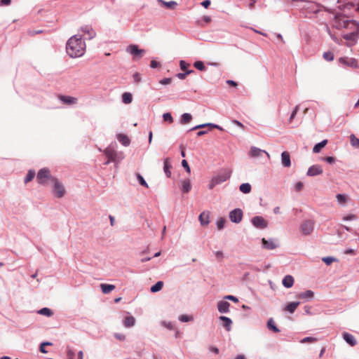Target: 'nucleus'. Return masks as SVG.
Wrapping results in <instances>:
<instances>
[{
    "label": "nucleus",
    "mask_w": 359,
    "mask_h": 359,
    "mask_svg": "<svg viewBox=\"0 0 359 359\" xmlns=\"http://www.w3.org/2000/svg\"><path fill=\"white\" fill-rule=\"evenodd\" d=\"M67 54L71 57H79L82 56L86 51V43L81 36L74 35L67 41L66 46Z\"/></svg>",
    "instance_id": "1"
},
{
    "label": "nucleus",
    "mask_w": 359,
    "mask_h": 359,
    "mask_svg": "<svg viewBox=\"0 0 359 359\" xmlns=\"http://www.w3.org/2000/svg\"><path fill=\"white\" fill-rule=\"evenodd\" d=\"M231 173V171L229 170H221L217 175L211 179L208 184V189H212L216 185L226 181L230 178Z\"/></svg>",
    "instance_id": "2"
},
{
    "label": "nucleus",
    "mask_w": 359,
    "mask_h": 359,
    "mask_svg": "<svg viewBox=\"0 0 359 359\" xmlns=\"http://www.w3.org/2000/svg\"><path fill=\"white\" fill-rule=\"evenodd\" d=\"M104 153L108 158V160L104 163L105 165H108L111 162H118L123 158L122 154H118L114 147L112 145L107 147L104 149Z\"/></svg>",
    "instance_id": "3"
},
{
    "label": "nucleus",
    "mask_w": 359,
    "mask_h": 359,
    "mask_svg": "<svg viewBox=\"0 0 359 359\" xmlns=\"http://www.w3.org/2000/svg\"><path fill=\"white\" fill-rule=\"evenodd\" d=\"M53 177L50 175V170L46 168L39 170L36 175V180L41 184H45L48 180L53 181Z\"/></svg>",
    "instance_id": "4"
},
{
    "label": "nucleus",
    "mask_w": 359,
    "mask_h": 359,
    "mask_svg": "<svg viewBox=\"0 0 359 359\" xmlns=\"http://www.w3.org/2000/svg\"><path fill=\"white\" fill-rule=\"evenodd\" d=\"M126 52L131 54L134 60H138L142 57L145 50L140 49L137 45L131 44L126 48Z\"/></svg>",
    "instance_id": "5"
},
{
    "label": "nucleus",
    "mask_w": 359,
    "mask_h": 359,
    "mask_svg": "<svg viewBox=\"0 0 359 359\" xmlns=\"http://www.w3.org/2000/svg\"><path fill=\"white\" fill-rule=\"evenodd\" d=\"M229 218L232 222L238 224L243 219V211L240 208H236L229 212Z\"/></svg>",
    "instance_id": "6"
},
{
    "label": "nucleus",
    "mask_w": 359,
    "mask_h": 359,
    "mask_svg": "<svg viewBox=\"0 0 359 359\" xmlns=\"http://www.w3.org/2000/svg\"><path fill=\"white\" fill-rule=\"evenodd\" d=\"M314 222L312 220H306L302 223L300 226L302 233L304 235H309L313 231Z\"/></svg>",
    "instance_id": "7"
},
{
    "label": "nucleus",
    "mask_w": 359,
    "mask_h": 359,
    "mask_svg": "<svg viewBox=\"0 0 359 359\" xmlns=\"http://www.w3.org/2000/svg\"><path fill=\"white\" fill-rule=\"evenodd\" d=\"M339 62L340 64L346 67H349L354 69L358 67V62L355 58L341 57L339 59Z\"/></svg>",
    "instance_id": "8"
},
{
    "label": "nucleus",
    "mask_w": 359,
    "mask_h": 359,
    "mask_svg": "<svg viewBox=\"0 0 359 359\" xmlns=\"http://www.w3.org/2000/svg\"><path fill=\"white\" fill-rule=\"evenodd\" d=\"M252 224L259 229H265L267 226L266 221L261 216H255L252 219Z\"/></svg>",
    "instance_id": "9"
},
{
    "label": "nucleus",
    "mask_w": 359,
    "mask_h": 359,
    "mask_svg": "<svg viewBox=\"0 0 359 359\" xmlns=\"http://www.w3.org/2000/svg\"><path fill=\"white\" fill-rule=\"evenodd\" d=\"M53 181L55 182L54 191L55 196L57 198H62L65 193V187L55 178H53Z\"/></svg>",
    "instance_id": "10"
},
{
    "label": "nucleus",
    "mask_w": 359,
    "mask_h": 359,
    "mask_svg": "<svg viewBox=\"0 0 359 359\" xmlns=\"http://www.w3.org/2000/svg\"><path fill=\"white\" fill-rule=\"evenodd\" d=\"M58 99L65 104L73 105L76 104L78 102V99L74 97L59 95Z\"/></svg>",
    "instance_id": "11"
},
{
    "label": "nucleus",
    "mask_w": 359,
    "mask_h": 359,
    "mask_svg": "<svg viewBox=\"0 0 359 359\" xmlns=\"http://www.w3.org/2000/svg\"><path fill=\"white\" fill-rule=\"evenodd\" d=\"M322 173L323 169L319 165H313L311 166L307 171V175L309 176H316Z\"/></svg>",
    "instance_id": "12"
},
{
    "label": "nucleus",
    "mask_w": 359,
    "mask_h": 359,
    "mask_svg": "<svg viewBox=\"0 0 359 359\" xmlns=\"http://www.w3.org/2000/svg\"><path fill=\"white\" fill-rule=\"evenodd\" d=\"M281 163L285 168L291 166L290 156L288 151H285L281 154Z\"/></svg>",
    "instance_id": "13"
},
{
    "label": "nucleus",
    "mask_w": 359,
    "mask_h": 359,
    "mask_svg": "<svg viewBox=\"0 0 359 359\" xmlns=\"http://www.w3.org/2000/svg\"><path fill=\"white\" fill-rule=\"evenodd\" d=\"M230 304L226 301H220L217 304V309L219 313H226L229 311Z\"/></svg>",
    "instance_id": "14"
},
{
    "label": "nucleus",
    "mask_w": 359,
    "mask_h": 359,
    "mask_svg": "<svg viewBox=\"0 0 359 359\" xmlns=\"http://www.w3.org/2000/svg\"><path fill=\"white\" fill-rule=\"evenodd\" d=\"M262 242L263 248L267 250H273L278 247V245L273 239L266 240L262 238Z\"/></svg>",
    "instance_id": "15"
},
{
    "label": "nucleus",
    "mask_w": 359,
    "mask_h": 359,
    "mask_svg": "<svg viewBox=\"0 0 359 359\" xmlns=\"http://www.w3.org/2000/svg\"><path fill=\"white\" fill-rule=\"evenodd\" d=\"M210 212L204 211L199 215L198 219L201 224L203 226H207L210 222Z\"/></svg>",
    "instance_id": "16"
},
{
    "label": "nucleus",
    "mask_w": 359,
    "mask_h": 359,
    "mask_svg": "<svg viewBox=\"0 0 359 359\" xmlns=\"http://www.w3.org/2000/svg\"><path fill=\"white\" fill-rule=\"evenodd\" d=\"M264 153L267 155L268 157H269V154L268 152H266L264 150H262L257 147H252L250 151V155L252 157H258L261 155V154Z\"/></svg>",
    "instance_id": "17"
},
{
    "label": "nucleus",
    "mask_w": 359,
    "mask_h": 359,
    "mask_svg": "<svg viewBox=\"0 0 359 359\" xmlns=\"http://www.w3.org/2000/svg\"><path fill=\"white\" fill-rule=\"evenodd\" d=\"M343 338L351 346H355L357 343L355 337L351 334L348 332H344L343 334Z\"/></svg>",
    "instance_id": "18"
},
{
    "label": "nucleus",
    "mask_w": 359,
    "mask_h": 359,
    "mask_svg": "<svg viewBox=\"0 0 359 359\" xmlns=\"http://www.w3.org/2000/svg\"><path fill=\"white\" fill-rule=\"evenodd\" d=\"M314 296L313 291L308 290L297 294V297L302 299H311Z\"/></svg>",
    "instance_id": "19"
},
{
    "label": "nucleus",
    "mask_w": 359,
    "mask_h": 359,
    "mask_svg": "<svg viewBox=\"0 0 359 359\" xmlns=\"http://www.w3.org/2000/svg\"><path fill=\"white\" fill-rule=\"evenodd\" d=\"M205 127H209L210 128H217L220 130H223L222 128H221L219 126L210 123H203V124L198 125V126L192 128L190 130H195L197 129L203 128Z\"/></svg>",
    "instance_id": "20"
},
{
    "label": "nucleus",
    "mask_w": 359,
    "mask_h": 359,
    "mask_svg": "<svg viewBox=\"0 0 359 359\" xmlns=\"http://www.w3.org/2000/svg\"><path fill=\"white\" fill-rule=\"evenodd\" d=\"M163 170H164V172L165 174L166 175V176L168 177H170L171 176V171H170V169L172 168V165L170 163V158H166L165 160H164V163H163Z\"/></svg>",
    "instance_id": "21"
},
{
    "label": "nucleus",
    "mask_w": 359,
    "mask_h": 359,
    "mask_svg": "<svg viewBox=\"0 0 359 359\" xmlns=\"http://www.w3.org/2000/svg\"><path fill=\"white\" fill-rule=\"evenodd\" d=\"M293 284L294 278L292 276L287 275L284 277L283 280V285H284V287H285L286 288H290L291 287H292Z\"/></svg>",
    "instance_id": "22"
},
{
    "label": "nucleus",
    "mask_w": 359,
    "mask_h": 359,
    "mask_svg": "<svg viewBox=\"0 0 359 359\" xmlns=\"http://www.w3.org/2000/svg\"><path fill=\"white\" fill-rule=\"evenodd\" d=\"M299 304L300 303L299 302H290L286 305V306L285 307V311L290 313H293L298 307V306L299 305Z\"/></svg>",
    "instance_id": "23"
},
{
    "label": "nucleus",
    "mask_w": 359,
    "mask_h": 359,
    "mask_svg": "<svg viewBox=\"0 0 359 359\" xmlns=\"http://www.w3.org/2000/svg\"><path fill=\"white\" fill-rule=\"evenodd\" d=\"M123 325L125 327H131L133 326H134L135 323V319L133 316H126L124 320H123Z\"/></svg>",
    "instance_id": "24"
},
{
    "label": "nucleus",
    "mask_w": 359,
    "mask_h": 359,
    "mask_svg": "<svg viewBox=\"0 0 359 359\" xmlns=\"http://www.w3.org/2000/svg\"><path fill=\"white\" fill-rule=\"evenodd\" d=\"M117 140L125 147L130 145V140L128 137L124 134H118Z\"/></svg>",
    "instance_id": "25"
},
{
    "label": "nucleus",
    "mask_w": 359,
    "mask_h": 359,
    "mask_svg": "<svg viewBox=\"0 0 359 359\" xmlns=\"http://www.w3.org/2000/svg\"><path fill=\"white\" fill-rule=\"evenodd\" d=\"M219 320L223 321V326L226 329V331H230L231 328L232 321L231 320L226 316H220Z\"/></svg>",
    "instance_id": "26"
},
{
    "label": "nucleus",
    "mask_w": 359,
    "mask_h": 359,
    "mask_svg": "<svg viewBox=\"0 0 359 359\" xmlns=\"http://www.w3.org/2000/svg\"><path fill=\"white\" fill-rule=\"evenodd\" d=\"M191 188V182L189 179L184 180L182 181V191L184 193H188Z\"/></svg>",
    "instance_id": "27"
},
{
    "label": "nucleus",
    "mask_w": 359,
    "mask_h": 359,
    "mask_svg": "<svg viewBox=\"0 0 359 359\" xmlns=\"http://www.w3.org/2000/svg\"><path fill=\"white\" fill-rule=\"evenodd\" d=\"M81 31L85 34H87L88 39H93L95 36V32L90 26H84L81 27Z\"/></svg>",
    "instance_id": "28"
},
{
    "label": "nucleus",
    "mask_w": 359,
    "mask_h": 359,
    "mask_svg": "<svg viewBox=\"0 0 359 359\" xmlns=\"http://www.w3.org/2000/svg\"><path fill=\"white\" fill-rule=\"evenodd\" d=\"M100 287L104 294H109L115 289V285L102 283L100 285Z\"/></svg>",
    "instance_id": "29"
},
{
    "label": "nucleus",
    "mask_w": 359,
    "mask_h": 359,
    "mask_svg": "<svg viewBox=\"0 0 359 359\" xmlns=\"http://www.w3.org/2000/svg\"><path fill=\"white\" fill-rule=\"evenodd\" d=\"M327 140H323L322 142H319V143L316 144L313 147V153H316V154L319 153V152L321 151V149H322L323 147H325V145L327 144Z\"/></svg>",
    "instance_id": "30"
},
{
    "label": "nucleus",
    "mask_w": 359,
    "mask_h": 359,
    "mask_svg": "<svg viewBox=\"0 0 359 359\" xmlns=\"http://www.w3.org/2000/svg\"><path fill=\"white\" fill-rule=\"evenodd\" d=\"M192 119V116L189 113H184L182 115L180 123L182 124H187L189 123Z\"/></svg>",
    "instance_id": "31"
},
{
    "label": "nucleus",
    "mask_w": 359,
    "mask_h": 359,
    "mask_svg": "<svg viewBox=\"0 0 359 359\" xmlns=\"http://www.w3.org/2000/svg\"><path fill=\"white\" fill-rule=\"evenodd\" d=\"M122 101L125 104H130L133 101V96L130 93L126 92L122 95Z\"/></svg>",
    "instance_id": "32"
},
{
    "label": "nucleus",
    "mask_w": 359,
    "mask_h": 359,
    "mask_svg": "<svg viewBox=\"0 0 359 359\" xmlns=\"http://www.w3.org/2000/svg\"><path fill=\"white\" fill-rule=\"evenodd\" d=\"M239 189L243 194H248L251 191V185L249 183H243L240 185Z\"/></svg>",
    "instance_id": "33"
},
{
    "label": "nucleus",
    "mask_w": 359,
    "mask_h": 359,
    "mask_svg": "<svg viewBox=\"0 0 359 359\" xmlns=\"http://www.w3.org/2000/svg\"><path fill=\"white\" fill-rule=\"evenodd\" d=\"M267 327L269 330L273 331L274 332H279L280 330L276 327L274 323V321L272 318H270L267 322Z\"/></svg>",
    "instance_id": "34"
},
{
    "label": "nucleus",
    "mask_w": 359,
    "mask_h": 359,
    "mask_svg": "<svg viewBox=\"0 0 359 359\" xmlns=\"http://www.w3.org/2000/svg\"><path fill=\"white\" fill-rule=\"evenodd\" d=\"M160 1L167 8L174 9L177 5V2L174 1H164L160 0Z\"/></svg>",
    "instance_id": "35"
},
{
    "label": "nucleus",
    "mask_w": 359,
    "mask_h": 359,
    "mask_svg": "<svg viewBox=\"0 0 359 359\" xmlns=\"http://www.w3.org/2000/svg\"><path fill=\"white\" fill-rule=\"evenodd\" d=\"M343 27H348L350 25H353L357 30L358 29V23L354 20H343Z\"/></svg>",
    "instance_id": "36"
},
{
    "label": "nucleus",
    "mask_w": 359,
    "mask_h": 359,
    "mask_svg": "<svg viewBox=\"0 0 359 359\" xmlns=\"http://www.w3.org/2000/svg\"><path fill=\"white\" fill-rule=\"evenodd\" d=\"M163 285V283L162 281H158L155 285L151 286V291L152 292H156L162 289Z\"/></svg>",
    "instance_id": "37"
},
{
    "label": "nucleus",
    "mask_w": 359,
    "mask_h": 359,
    "mask_svg": "<svg viewBox=\"0 0 359 359\" xmlns=\"http://www.w3.org/2000/svg\"><path fill=\"white\" fill-rule=\"evenodd\" d=\"M35 172L34 170H29L25 178V183L27 184L29 182L32 181L34 177H35Z\"/></svg>",
    "instance_id": "38"
},
{
    "label": "nucleus",
    "mask_w": 359,
    "mask_h": 359,
    "mask_svg": "<svg viewBox=\"0 0 359 359\" xmlns=\"http://www.w3.org/2000/svg\"><path fill=\"white\" fill-rule=\"evenodd\" d=\"M323 57L326 61L331 62L334 60V53L332 51H327L323 53Z\"/></svg>",
    "instance_id": "39"
},
{
    "label": "nucleus",
    "mask_w": 359,
    "mask_h": 359,
    "mask_svg": "<svg viewBox=\"0 0 359 359\" xmlns=\"http://www.w3.org/2000/svg\"><path fill=\"white\" fill-rule=\"evenodd\" d=\"M194 320L193 316L187 315H181L179 316V320L183 323L192 321Z\"/></svg>",
    "instance_id": "40"
},
{
    "label": "nucleus",
    "mask_w": 359,
    "mask_h": 359,
    "mask_svg": "<svg viewBox=\"0 0 359 359\" xmlns=\"http://www.w3.org/2000/svg\"><path fill=\"white\" fill-rule=\"evenodd\" d=\"M38 313L46 316H50L53 314V312L48 308H43L40 309Z\"/></svg>",
    "instance_id": "41"
},
{
    "label": "nucleus",
    "mask_w": 359,
    "mask_h": 359,
    "mask_svg": "<svg viewBox=\"0 0 359 359\" xmlns=\"http://www.w3.org/2000/svg\"><path fill=\"white\" fill-rule=\"evenodd\" d=\"M136 176H137V179L139 183L142 186H143L144 187H147V188L149 187L148 184L147 183V182L144 180V179L143 178V177L140 174L137 173L136 175Z\"/></svg>",
    "instance_id": "42"
},
{
    "label": "nucleus",
    "mask_w": 359,
    "mask_h": 359,
    "mask_svg": "<svg viewBox=\"0 0 359 359\" xmlns=\"http://www.w3.org/2000/svg\"><path fill=\"white\" fill-rule=\"evenodd\" d=\"M194 66L195 68H196L198 70L204 71L205 69V67L203 62L201 61H196L194 62Z\"/></svg>",
    "instance_id": "43"
},
{
    "label": "nucleus",
    "mask_w": 359,
    "mask_h": 359,
    "mask_svg": "<svg viewBox=\"0 0 359 359\" xmlns=\"http://www.w3.org/2000/svg\"><path fill=\"white\" fill-rule=\"evenodd\" d=\"M317 341V339L312 337H306L301 339L300 342L302 344L304 343H313Z\"/></svg>",
    "instance_id": "44"
},
{
    "label": "nucleus",
    "mask_w": 359,
    "mask_h": 359,
    "mask_svg": "<svg viewBox=\"0 0 359 359\" xmlns=\"http://www.w3.org/2000/svg\"><path fill=\"white\" fill-rule=\"evenodd\" d=\"M225 219L223 218V217H221L219 218L217 221V229L219 230H222L224 226V224H225Z\"/></svg>",
    "instance_id": "45"
},
{
    "label": "nucleus",
    "mask_w": 359,
    "mask_h": 359,
    "mask_svg": "<svg viewBox=\"0 0 359 359\" xmlns=\"http://www.w3.org/2000/svg\"><path fill=\"white\" fill-rule=\"evenodd\" d=\"M194 72V70L191 69V70H187L184 73H178L177 74V77L180 79H184L188 74H190L191 73H193Z\"/></svg>",
    "instance_id": "46"
},
{
    "label": "nucleus",
    "mask_w": 359,
    "mask_h": 359,
    "mask_svg": "<svg viewBox=\"0 0 359 359\" xmlns=\"http://www.w3.org/2000/svg\"><path fill=\"white\" fill-rule=\"evenodd\" d=\"M163 118L165 121H168L170 123L173 122V118L170 113H165L163 115Z\"/></svg>",
    "instance_id": "47"
},
{
    "label": "nucleus",
    "mask_w": 359,
    "mask_h": 359,
    "mask_svg": "<svg viewBox=\"0 0 359 359\" xmlns=\"http://www.w3.org/2000/svg\"><path fill=\"white\" fill-rule=\"evenodd\" d=\"M351 142L353 146L359 147V139L355 137L354 135H351Z\"/></svg>",
    "instance_id": "48"
},
{
    "label": "nucleus",
    "mask_w": 359,
    "mask_h": 359,
    "mask_svg": "<svg viewBox=\"0 0 359 359\" xmlns=\"http://www.w3.org/2000/svg\"><path fill=\"white\" fill-rule=\"evenodd\" d=\"M323 262H325L327 265L331 264L336 259L332 257H326L322 259Z\"/></svg>",
    "instance_id": "49"
},
{
    "label": "nucleus",
    "mask_w": 359,
    "mask_h": 359,
    "mask_svg": "<svg viewBox=\"0 0 359 359\" xmlns=\"http://www.w3.org/2000/svg\"><path fill=\"white\" fill-rule=\"evenodd\" d=\"M337 200L339 203H344L346 201V198L344 195L338 194L336 196Z\"/></svg>",
    "instance_id": "50"
},
{
    "label": "nucleus",
    "mask_w": 359,
    "mask_h": 359,
    "mask_svg": "<svg viewBox=\"0 0 359 359\" xmlns=\"http://www.w3.org/2000/svg\"><path fill=\"white\" fill-rule=\"evenodd\" d=\"M298 110H299V106H298V105H297V106L294 107V110L292 111V114H291V115H290V118H289V121H290V122H292V120L294 118L295 116H296V115H297V114Z\"/></svg>",
    "instance_id": "51"
},
{
    "label": "nucleus",
    "mask_w": 359,
    "mask_h": 359,
    "mask_svg": "<svg viewBox=\"0 0 359 359\" xmlns=\"http://www.w3.org/2000/svg\"><path fill=\"white\" fill-rule=\"evenodd\" d=\"M215 255L218 261H222L224 258V254L222 251H216Z\"/></svg>",
    "instance_id": "52"
},
{
    "label": "nucleus",
    "mask_w": 359,
    "mask_h": 359,
    "mask_svg": "<svg viewBox=\"0 0 359 359\" xmlns=\"http://www.w3.org/2000/svg\"><path fill=\"white\" fill-rule=\"evenodd\" d=\"M182 165L185 168V170H187V172L188 173L191 172L190 167H189V165L188 164V162L186 160H183L182 161Z\"/></svg>",
    "instance_id": "53"
},
{
    "label": "nucleus",
    "mask_w": 359,
    "mask_h": 359,
    "mask_svg": "<svg viewBox=\"0 0 359 359\" xmlns=\"http://www.w3.org/2000/svg\"><path fill=\"white\" fill-rule=\"evenodd\" d=\"M172 81V79L170 78H165L159 81V83L162 85H168L170 84Z\"/></svg>",
    "instance_id": "54"
},
{
    "label": "nucleus",
    "mask_w": 359,
    "mask_h": 359,
    "mask_svg": "<svg viewBox=\"0 0 359 359\" xmlns=\"http://www.w3.org/2000/svg\"><path fill=\"white\" fill-rule=\"evenodd\" d=\"M180 66L182 70H186V69L189 66V65L184 60H180Z\"/></svg>",
    "instance_id": "55"
},
{
    "label": "nucleus",
    "mask_w": 359,
    "mask_h": 359,
    "mask_svg": "<svg viewBox=\"0 0 359 359\" xmlns=\"http://www.w3.org/2000/svg\"><path fill=\"white\" fill-rule=\"evenodd\" d=\"M294 188L297 191H301L303 188V183L302 182H297L295 184Z\"/></svg>",
    "instance_id": "56"
},
{
    "label": "nucleus",
    "mask_w": 359,
    "mask_h": 359,
    "mask_svg": "<svg viewBox=\"0 0 359 359\" xmlns=\"http://www.w3.org/2000/svg\"><path fill=\"white\" fill-rule=\"evenodd\" d=\"M224 299H229V300H231V301H233V302H236V303L238 302V299L237 297L233 296V295L225 296Z\"/></svg>",
    "instance_id": "57"
},
{
    "label": "nucleus",
    "mask_w": 359,
    "mask_h": 359,
    "mask_svg": "<svg viewBox=\"0 0 359 359\" xmlns=\"http://www.w3.org/2000/svg\"><path fill=\"white\" fill-rule=\"evenodd\" d=\"M324 161H326L327 163L331 164V163H334L335 159L332 156H327V157L324 158Z\"/></svg>",
    "instance_id": "58"
},
{
    "label": "nucleus",
    "mask_w": 359,
    "mask_h": 359,
    "mask_svg": "<svg viewBox=\"0 0 359 359\" xmlns=\"http://www.w3.org/2000/svg\"><path fill=\"white\" fill-rule=\"evenodd\" d=\"M11 3V0H0V6H8Z\"/></svg>",
    "instance_id": "59"
},
{
    "label": "nucleus",
    "mask_w": 359,
    "mask_h": 359,
    "mask_svg": "<svg viewBox=\"0 0 359 359\" xmlns=\"http://www.w3.org/2000/svg\"><path fill=\"white\" fill-rule=\"evenodd\" d=\"M114 337L121 341H123L126 339V336L123 334H115Z\"/></svg>",
    "instance_id": "60"
},
{
    "label": "nucleus",
    "mask_w": 359,
    "mask_h": 359,
    "mask_svg": "<svg viewBox=\"0 0 359 359\" xmlns=\"http://www.w3.org/2000/svg\"><path fill=\"white\" fill-rule=\"evenodd\" d=\"M158 66H159V62H158L157 61L154 60L151 61L150 67L151 68H156Z\"/></svg>",
    "instance_id": "61"
},
{
    "label": "nucleus",
    "mask_w": 359,
    "mask_h": 359,
    "mask_svg": "<svg viewBox=\"0 0 359 359\" xmlns=\"http://www.w3.org/2000/svg\"><path fill=\"white\" fill-rule=\"evenodd\" d=\"M232 122L233 124L236 125L237 126L240 127L241 128H245L244 125L241 122H240L237 120H233Z\"/></svg>",
    "instance_id": "62"
},
{
    "label": "nucleus",
    "mask_w": 359,
    "mask_h": 359,
    "mask_svg": "<svg viewBox=\"0 0 359 359\" xmlns=\"http://www.w3.org/2000/svg\"><path fill=\"white\" fill-rule=\"evenodd\" d=\"M201 5H202L204 8H208V7H209V6L210 5V0H205V1H203L201 3Z\"/></svg>",
    "instance_id": "63"
},
{
    "label": "nucleus",
    "mask_w": 359,
    "mask_h": 359,
    "mask_svg": "<svg viewBox=\"0 0 359 359\" xmlns=\"http://www.w3.org/2000/svg\"><path fill=\"white\" fill-rule=\"evenodd\" d=\"M133 79L135 82H139L140 81V75L139 73H135L133 74Z\"/></svg>",
    "instance_id": "64"
}]
</instances>
